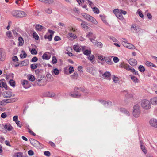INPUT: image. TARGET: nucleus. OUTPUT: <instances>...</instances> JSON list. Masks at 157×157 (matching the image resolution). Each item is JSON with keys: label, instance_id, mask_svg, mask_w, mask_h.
<instances>
[{"label": "nucleus", "instance_id": "nucleus-1", "mask_svg": "<svg viewBox=\"0 0 157 157\" xmlns=\"http://www.w3.org/2000/svg\"><path fill=\"white\" fill-rule=\"evenodd\" d=\"M12 14L16 18L23 17L26 16V13L22 11H13L12 12Z\"/></svg>", "mask_w": 157, "mask_h": 157}, {"label": "nucleus", "instance_id": "nucleus-2", "mask_svg": "<svg viewBox=\"0 0 157 157\" xmlns=\"http://www.w3.org/2000/svg\"><path fill=\"white\" fill-rule=\"evenodd\" d=\"M141 107L144 109L148 110L151 108V103L150 101L144 99L141 101Z\"/></svg>", "mask_w": 157, "mask_h": 157}, {"label": "nucleus", "instance_id": "nucleus-3", "mask_svg": "<svg viewBox=\"0 0 157 157\" xmlns=\"http://www.w3.org/2000/svg\"><path fill=\"white\" fill-rule=\"evenodd\" d=\"M140 106L138 105H136L133 107V114L135 118H137L140 114Z\"/></svg>", "mask_w": 157, "mask_h": 157}, {"label": "nucleus", "instance_id": "nucleus-4", "mask_svg": "<svg viewBox=\"0 0 157 157\" xmlns=\"http://www.w3.org/2000/svg\"><path fill=\"white\" fill-rule=\"evenodd\" d=\"M38 82L37 84L40 86H43L46 84V77L43 75H40V77L37 78L36 80Z\"/></svg>", "mask_w": 157, "mask_h": 157}, {"label": "nucleus", "instance_id": "nucleus-5", "mask_svg": "<svg viewBox=\"0 0 157 157\" xmlns=\"http://www.w3.org/2000/svg\"><path fill=\"white\" fill-rule=\"evenodd\" d=\"M83 16L84 18L89 21H91L95 24H97V22L96 19L92 17L86 13H84Z\"/></svg>", "mask_w": 157, "mask_h": 157}, {"label": "nucleus", "instance_id": "nucleus-6", "mask_svg": "<svg viewBox=\"0 0 157 157\" xmlns=\"http://www.w3.org/2000/svg\"><path fill=\"white\" fill-rule=\"evenodd\" d=\"M111 74L108 71H106L103 74H100V76L104 79H106L109 80H110V76Z\"/></svg>", "mask_w": 157, "mask_h": 157}, {"label": "nucleus", "instance_id": "nucleus-7", "mask_svg": "<svg viewBox=\"0 0 157 157\" xmlns=\"http://www.w3.org/2000/svg\"><path fill=\"white\" fill-rule=\"evenodd\" d=\"M118 9H115L113 10V12L117 17L121 20H122L123 19V17L121 13L120 12H118Z\"/></svg>", "mask_w": 157, "mask_h": 157}, {"label": "nucleus", "instance_id": "nucleus-8", "mask_svg": "<svg viewBox=\"0 0 157 157\" xmlns=\"http://www.w3.org/2000/svg\"><path fill=\"white\" fill-rule=\"evenodd\" d=\"M122 44L125 47L131 49H134L135 48V47L133 44L124 41L122 43Z\"/></svg>", "mask_w": 157, "mask_h": 157}, {"label": "nucleus", "instance_id": "nucleus-9", "mask_svg": "<svg viewBox=\"0 0 157 157\" xmlns=\"http://www.w3.org/2000/svg\"><path fill=\"white\" fill-rule=\"evenodd\" d=\"M150 125L153 127L157 128V120L155 119H151L149 121Z\"/></svg>", "mask_w": 157, "mask_h": 157}, {"label": "nucleus", "instance_id": "nucleus-10", "mask_svg": "<svg viewBox=\"0 0 157 157\" xmlns=\"http://www.w3.org/2000/svg\"><path fill=\"white\" fill-rule=\"evenodd\" d=\"M131 30L132 31H135L136 33L138 32L140 30V28L139 26L136 24H132L131 25Z\"/></svg>", "mask_w": 157, "mask_h": 157}, {"label": "nucleus", "instance_id": "nucleus-11", "mask_svg": "<svg viewBox=\"0 0 157 157\" xmlns=\"http://www.w3.org/2000/svg\"><path fill=\"white\" fill-rule=\"evenodd\" d=\"M2 95L4 98H10L12 96V93L10 91H4L3 92Z\"/></svg>", "mask_w": 157, "mask_h": 157}, {"label": "nucleus", "instance_id": "nucleus-12", "mask_svg": "<svg viewBox=\"0 0 157 157\" xmlns=\"http://www.w3.org/2000/svg\"><path fill=\"white\" fill-rule=\"evenodd\" d=\"M5 58V54L2 49H0V61H3Z\"/></svg>", "mask_w": 157, "mask_h": 157}, {"label": "nucleus", "instance_id": "nucleus-13", "mask_svg": "<svg viewBox=\"0 0 157 157\" xmlns=\"http://www.w3.org/2000/svg\"><path fill=\"white\" fill-rule=\"evenodd\" d=\"M150 102L153 105H157V96L151 98L150 99Z\"/></svg>", "mask_w": 157, "mask_h": 157}, {"label": "nucleus", "instance_id": "nucleus-14", "mask_svg": "<svg viewBox=\"0 0 157 157\" xmlns=\"http://www.w3.org/2000/svg\"><path fill=\"white\" fill-rule=\"evenodd\" d=\"M129 63L131 65L133 66H136L137 63V61L133 58L130 59L129 60Z\"/></svg>", "mask_w": 157, "mask_h": 157}, {"label": "nucleus", "instance_id": "nucleus-15", "mask_svg": "<svg viewBox=\"0 0 157 157\" xmlns=\"http://www.w3.org/2000/svg\"><path fill=\"white\" fill-rule=\"evenodd\" d=\"M42 58L44 59L48 60L50 58V55L48 52H46L43 54Z\"/></svg>", "mask_w": 157, "mask_h": 157}, {"label": "nucleus", "instance_id": "nucleus-16", "mask_svg": "<svg viewBox=\"0 0 157 157\" xmlns=\"http://www.w3.org/2000/svg\"><path fill=\"white\" fill-rule=\"evenodd\" d=\"M30 141L31 144L34 146H36L37 144H40L38 141L33 139H30Z\"/></svg>", "mask_w": 157, "mask_h": 157}, {"label": "nucleus", "instance_id": "nucleus-17", "mask_svg": "<svg viewBox=\"0 0 157 157\" xmlns=\"http://www.w3.org/2000/svg\"><path fill=\"white\" fill-rule=\"evenodd\" d=\"M3 128H4L6 129H7L9 131H11L13 128V127L9 124H6L4 126H3L2 128L3 129Z\"/></svg>", "mask_w": 157, "mask_h": 157}, {"label": "nucleus", "instance_id": "nucleus-18", "mask_svg": "<svg viewBox=\"0 0 157 157\" xmlns=\"http://www.w3.org/2000/svg\"><path fill=\"white\" fill-rule=\"evenodd\" d=\"M35 28L38 31H41L42 29L44 30L45 29L44 27L39 24L37 25L35 27Z\"/></svg>", "mask_w": 157, "mask_h": 157}, {"label": "nucleus", "instance_id": "nucleus-19", "mask_svg": "<svg viewBox=\"0 0 157 157\" xmlns=\"http://www.w3.org/2000/svg\"><path fill=\"white\" fill-rule=\"evenodd\" d=\"M28 82H29L27 80H24L22 82L21 84L24 88H27L29 87Z\"/></svg>", "mask_w": 157, "mask_h": 157}, {"label": "nucleus", "instance_id": "nucleus-20", "mask_svg": "<svg viewBox=\"0 0 157 157\" xmlns=\"http://www.w3.org/2000/svg\"><path fill=\"white\" fill-rule=\"evenodd\" d=\"M145 63L146 65L148 67H151V66H152L155 68L156 67V66L155 65L150 61H146Z\"/></svg>", "mask_w": 157, "mask_h": 157}, {"label": "nucleus", "instance_id": "nucleus-21", "mask_svg": "<svg viewBox=\"0 0 157 157\" xmlns=\"http://www.w3.org/2000/svg\"><path fill=\"white\" fill-rule=\"evenodd\" d=\"M0 87L4 88L6 90H7V86L6 83L0 81Z\"/></svg>", "mask_w": 157, "mask_h": 157}, {"label": "nucleus", "instance_id": "nucleus-22", "mask_svg": "<svg viewBox=\"0 0 157 157\" xmlns=\"http://www.w3.org/2000/svg\"><path fill=\"white\" fill-rule=\"evenodd\" d=\"M140 147L142 150L144 154H146L147 152L145 147L143 145L142 142L141 141H140Z\"/></svg>", "mask_w": 157, "mask_h": 157}, {"label": "nucleus", "instance_id": "nucleus-23", "mask_svg": "<svg viewBox=\"0 0 157 157\" xmlns=\"http://www.w3.org/2000/svg\"><path fill=\"white\" fill-rule=\"evenodd\" d=\"M17 100V99L15 98L11 99H6V103H11L16 101Z\"/></svg>", "mask_w": 157, "mask_h": 157}, {"label": "nucleus", "instance_id": "nucleus-24", "mask_svg": "<svg viewBox=\"0 0 157 157\" xmlns=\"http://www.w3.org/2000/svg\"><path fill=\"white\" fill-rule=\"evenodd\" d=\"M105 60L108 64L111 65L113 63L111 61V59L110 57H108L105 58Z\"/></svg>", "mask_w": 157, "mask_h": 157}, {"label": "nucleus", "instance_id": "nucleus-25", "mask_svg": "<svg viewBox=\"0 0 157 157\" xmlns=\"http://www.w3.org/2000/svg\"><path fill=\"white\" fill-rule=\"evenodd\" d=\"M73 49L74 50L78 52H80L81 50V48H80L79 46L78 45H75L73 47Z\"/></svg>", "mask_w": 157, "mask_h": 157}, {"label": "nucleus", "instance_id": "nucleus-26", "mask_svg": "<svg viewBox=\"0 0 157 157\" xmlns=\"http://www.w3.org/2000/svg\"><path fill=\"white\" fill-rule=\"evenodd\" d=\"M29 63V61L26 59L22 61L20 63L21 65V66H26Z\"/></svg>", "mask_w": 157, "mask_h": 157}, {"label": "nucleus", "instance_id": "nucleus-27", "mask_svg": "<svg viewBox=\"0 0 157 157\" xmlns=\"http://www.w3.org/2000/svg\"><path fill=\"white\" fill-rule=\"evenodd\" d=\"M19 45L20 46L23 45L24 41L22 37H20L18 38Z\"/></svg>", "mask_w": 157, "mask_h": 157}, {"label": "nucleus", "instance_id": "nucleus-28", "mask_svg": "<svg viewBox=\"0 0 157 157\" xmlns=\"http://www.w3.org/2000/svg\"><path fill=\"white\" fill-rule=\"evenodd\" d=\"M121 111L123 112L127 115L129 116V111L124 108H122L121 109Z\"/></svg>", "mask_w": 157, "mask_h": 157}, {"label": "nucleus", "instance_id": "nucleus-29", "mask_svg": "<svg viewBox=\"0 0 157 157\" xmlns=\"http://www.w3.org/2000/svg\"><path fill=\"white\" fill-rule=\"evenodd\" d=\"M59 71L57 68L54 69L52 71V75L54 74L55 75H57L59 74Z\"/></svg>", "mask_w": 157, "mask_h": 157}, {"label": "nucleus", "instance_id": "nucleus-30", "mask_svg": "<svg viewBox=\"0 0 157 157\" xmlns=\"http://www.w3.org/2000/svg\"><path fill=\"white\" fill-rule=\"evenodd\" d=\"M83 53L84 55L86 56L90 55L91 53V50H90L86 49L83 52Z\"/></svg>", "mask_w": 157, "mask_h": 157}, {"label": "nucleus", "instance_id": "nucleus-31", "mask_svg": "<svg viewBox=\"0 0 157 157\" xmlns=\"http://www.w3.org/2000/svg\"><path fill=\"white\" fill-rule=\"evenodd\" d=\"M131 79L135 83H138V79L135 76H132L131 77Z\"/></svg>", "mask_w": 157, "mask_h": 157}, {"label": "nucleus", "instance_id": "nucleus-32", "mask_svg": "<svg viewBox=\"0 0 157 157\" xmlns=\"http://www.w3.org/2000/svg\"><path fill=\"white\" fill-rule=\"evenodd\" d=\"M128 65L125 64L124 62H122L120 65L119 66L121 68H124L126 69Z\"/></svg>", "mask_w": 157, "mask_h": 157}, {"label": "nucleus", "instance_id": "nucleus-33", "mask_svg": "<svg viewBox=\"0 0 157 157\" xmlns=\"http://www.w3.org/2000/svg\"><path fill=\"white\" fill-rule=\"evenodd\" d=\"M94 44L97 47H99L100 48H101L102 47V43L101 42H98L96 40L95 41Z\"/></svg>", "mask_w": 157, "mask_h": 157}, {"label": "nucleus", "instance_id": "nucleus-34", "mask_svg": "<svg viewBox=\"0 0 157 157\" xmlns=\"http://www.w3.org/2000/svg\"><path fill=\"white\" fill-rule=\"evenodd\" d=\"M138 69L141 72H144L145 70L144 67L141 65H140L139 66Z\"/></svg>", "mask_w": 157, "mask_h": 157}, {"label": "nucleus", "instance_id": "nucleus-35", "mask_svg": "<svg viewBox=\"0 0 157 157\" xmlns=\"http://www.w3.org/2000/svg\"><path fill=\"white\" fill-rule=\"evenodd\" d=\"M22 52L23 53L22 55V54L20 55V56L21 58H25L27 56V54L24 50H22Z\"/></svg>", "mask_w": 157, "mask_h": 157}, {"label": "nucleus", "instance_id": "nucleus-36", "mask_svg": "<svg viewBox=\"0 0 157 157\" xmlns=\"http://www.w3.org/2000/svg\"><path fill=\"white\" fill-rule=\"evenodd\" d=\"M52 34H50L49 35L47 36L45 35L44 36V38L45 39H48L49 41H50L52 40Z\"/></svg>", "mask_w": 157, "mask_h": 157}, {"label": "nucleus", "instance_id": "nucleus-37", "mask_svg": "<svg viewBox=\"0 0 157 157\" xmlns=\"http://www.w3.org/2000/svg\"><path fill=\"white\" fill-rule=\"evenodd\" d=\"M28 79L31 81H33L35 80V78L33 75H30L28 76Z\"/></svg>", "mask_w": 157, "mask_h": 157}, {"label": "nucleus", "instance_id": "nucleus-38", "mask_svg": "<svg viewBox=\"0 0 157 157\" xmlns=\"http://www.w3.org/2000/svg\"><path fill=\"white\" fill-rule=\"evenodd\" d=\"M41 2L48 4H51L53 3V0H41Z\"/></svg>", "mask_w": 157, "mask_h": 157}, {"label": "nucleus", "instance_id": "nucleus-39", "mask_svg": "<svg viewBox=\"0 0 157 157\" xmlns=\"http://www.w3.org/2000/svg\"><path fill=\"white\" fill-rule=\"evenodd\" d=\"M9 83L10 85L14 87L15 86V82L13 80H10L9 81Z\"/></svg>", "mask_w": 157, "mask_h": 157}, {"label": "nucleus", "instance_id": "nucleus-40", "mask_svg": "<svg viewBox=\"0 0 157 157\" xmlns=\"http://www.w3.org/2000/svg\"><path fill=\"white\" fill-rule=\"evenodd\" d=\"M126 69L132 72H134V71H135V69L133 68L130 67L129 65H128V67H127V68Z\"/></svg>", "mask_w": 157, "mask_h": 157}, {"label": "nucleus", "instance_id": "nucleus-41", "mask_svg": "<svg viewBox=\"0 0 157 157\" xmlns=\"http://www.w3.org/2000/svg\"><path fill=\"white\" fill-rule=\"evenodd\" d=\"M38 66L37 64H32L31 65L30 67L31 69L34 70L36 69Z\"/></svg>", "mask_w": 157, "mask_h": 157}, {"label": "nucleus", "instance_id": "nucleus-42", "mask_svg": "<svg viewBox=\"0 0 157 157\" xmlns=\"http://www.w3.org/2000/svg\"><path fill=\"white\" fill-rule=\"evenodd\" d=\"M92 9L93 10V11L95 13L98 14L99 13V10L98 8L96 7H94Z\"/></svg>", "mask_w": 157, "mask_h": 157}, {"label": "nucleus", "instance_id": "nucleus-43", "mask_svg": "<svg viewBox=\"0 0 157 157\" xmlns=\"http://www.w3.org/2000/svg\"><path fill=\"white\" fill-rule=\"evenodd\" d=\"M45 11L46 13L50 14L52 12V10L51 8H46L45 10Z\"/></svg>", "mask_w": 157, "mask_h": 157}, {"label": "nucleus", "instance_id": "nucleus-44", "mask_svg": "<svg viewBox=\"0 0 157 157\" xmlns=\"http://www.w3.org/2000/svg\"><path fill=\"white\" fill-rule=\"evenodd\" d=\"M113 80L115 83H117L118 82L119 78L118 77L115 76H114Z\"/></svg>", "mask_w": 157, "mask_h": 157}, {"label": "nucleus", "instance_id": "nucleus-45", "mask_svg": "<svg viewBox=\"0 0 157 157\" xmlns=\"http://www.w3.org/2000/svg\"><path fill=\"white\" fill-rule=\"evenodd\" d=\"M33 36L35 39L36 40H38L39 39V37L38 35L36 32H34L33 34Z\"/></svg>", "mask_w": 157, "mask_h": 157}, {"label": "nucleus", "instance_id": "nucleus-46", "mask_svg": "<svg viewBox=\"0 0 157 157\" xmlns=\"http://www.w3.org/2000/svg\"><path fill=\"white\" fill-rule=\"evenodd\" d=\"M81 26L82 27L86 29H89L90 30V28L89 27L87 26L86 24L83 23H82L81 24Z\"/></svg>", "mask_w": 157, "mask_h": 157}, {"label": "nucleus", "instance_id": "nucleus-47", "mask_svg": "<svg viewBox=\"0 0 157 157\" xmlns=\"http://www.w3.org/2000/svg\"><path fill=\"white\" fill-rule=\"evenodd\" d=\"M78 75L77 72H74V74L71 75V77L73 79H76L77 78Z\"/></svg>", "mask_w": 157, "mask_h": 157}, {"label": "nucleus", "instance_id": "nucleus-48", "mask_svg": "<svg viewBox=\"0 0 157 157\" xmlns=\"http://www.w3.org/2000/svg\"><path fill=\"white\" fill-rule=\"evenodd\" d=\"M94 56L93 55L89 56L87 57L88 59L90 60V61H92V60L94 59Z\"/></svg>", "mask_w": 157, "mask_h": 157}, {"label": "nucleus", "instance_id": "nucleus-49", "mask_svg": "<svg viewBox=\"0 0 157 157\" xmlns=\"http://www.w3.org/2000/svg\"><path fill=\"white\" fill-rule=\"evenodd\" d=\"M52 62L53 64L56 63L57 62V59L55 56H53Z\"/></svg>", "mask_w": 157, "mask_h": 157}, {"label": "nucleus", "instance_id": "nucleus-50", "mask_svg": "<svg viewBox=\"0 0 157 157\" xmlns=\"http://www.w3.org/2000/svg\"><path fill=\"white\" fill-rule=\"evenodd\" d=\"M30 52L32 54L36 55L37 53V51L34 48L32 49Z\"/></svg>", "mask_w": 157, "mask_h": 157}, {"label": "nucleus", "instance_id": "nucleus-51", "mask_svg": "<svg viewBox=\"0 0 157 157\" xmlns=\"http://www.w3.org/2000/svg\"><path fill=\"white\" fill-rule=\"evenodd\" d=\"M55 94L54 93H52L51 94V93L49 92H48L47 93V96L49 97H53L55 96Z\"/></svg>", "mask_w": 157, "mask_h": 157}, {"label": "nucleus", "instance_id": "nucleus-52", "mask_svg": "<svg viewBox=\"0 0 157 157\" xmlns=\"http://www.w3.org/2000/svg\"><path fill=\"white\" fill-rule=\"evenodd\" d=\"M71 96L75 97V98H78L81 95L80 94H71Z\"/></svg>", "mask_w": 157, "mask_h": 157}, {"label": "nucleus", "instance_id": "nucleus-53", "mask_svg": "<svg viewBox=\"0 0 157 157\" xmlns=\"http://www.w3.org/2000/svg\"><path fill=\"white\" fill-rule=\"evenodd\" d=\"M38 58L36 57L35 56L32 58L31 60V61L33 62H36Z\"/></svg>", "mask_w": 157, "mask_h": 157}, {"label": "nucleus", "instance_id": "nucleus-54", "mask_svg": "<svg viewBox=\"0 0 157 157\" xmlns=\"http://www.w3.org/2000/svg\"><path fill=\"white\" fill-rule=\"evenodd\" d=\"M74 71L73 67L72 66H70L69 68V71L70 73H71L73 72Z\"/></svg>", "mask_w": 157, "mask_h": 157}, {"label": "nucleus", "instance_id": "nucleus-55", "mask_svg": "<svg viewBox=\"0 0 157 157\" xmlns=\"http://www.w3.org/2000/svg\"><path fill=\"white\" fill-rule=\"evenodd\" d=\"M44 155L48 157H49L50 156V153L48 151H45L44 152Z\"/></svg>", "mask_w": 157, "mask_h": 157}, {"label": "nucleus", "instance_id": "nucleus-56", "mask_svg": "<svg viewBox=\"0 0 157 157\" xmlns=\"http://www.w3.org/2000/svg\"><path fill=\"white\" fill-rule=\"evenodd\" d=\"M100 17H101L102 20L104 23H106V21L105 19V17L102 15H100Z\"/></svg>", "mask_w": 157, "mask_h": 157}, {"label": "nucleus", "instance_id": "nucleus-57", "mask_svg": "<svg viewBox=\"0 0 157 157\" xmlns=\"http://www.w3.org/2000/svg\"><path fill=\"white\" fill-rule=\"evenodd\" d=\"M113 60L115 63H117L119 61V59L118 57H114L113 59Z\"/></svg>", "mask_w": 157, "mask_h": 157}, {"label": "nucleus", "instance_id": "nucleus-58", "mask_svg": "<svg viewBox=\"0 0 157 157\" xmlns=\"http://www.w3.org/2000/svg\"><path fill=\"white\" fill-rule=\"evenodd\" d=\"M14 62L17 61L18 59L17 57L16 56H14L12 58Z\"/></svg>", "mask_w": 157, "mask_h": 157}, {"label": "nucleus", "instance_id": "nucleus-59", "mask_svg": "<svg viewBox=\"0 0 157 157\" xmlns=\"http://www.w3.org/2000/svg\"><path fill=\"white\" fill-rule=\"evenodd\" d=\"M6 35L8 37H11V32L10 31H8L6 32Z\"/></svg>", "mask_w": 157, "mask_h": 157}, {"label": "nucleus", "instance_id": "nucleus-60", "mask_svg": "<svg viewBox=\"0 0 157 157\" xmlns=\"http://www.w3.org/2000/svg\"><path fill=\"white\" fill-rule=\"evenodd\" d=\"M23 154L22 152H18L16 154V157H22Z\"/></svg>", "mask_w": 157, "mask_h": 157}, {"label": "nucleus", "instance_id": "nucleus-61", "mask_svg": "<svg viewBox=\"0 0 157 157\" xmlns=\"http://www.w3.org/2000/svg\"><path fill=\"white\" fill-rule=\"evenodd\" d=\"M54 40L56 41H58L59 40H61V38L60 37L58 36H56L54 38Z\"/></svg>", "mask_w": 157, "mask_h": 157}, {"label": "nucleus", "instance_id": "nucleus-62", "mask_svg": "<svg viewBox=\"0 0 157 157\" xmlns=\"http://www.w3.org/2000/svg\"><path fill=\"white\" fill-rule=\"evenodd\" d=\"M7 115L4 112L2 113L1 115V117L3 118H5L6 117Z\"/></svg>", "mask_w": 157, "mask_h": 157}, {"label": "nucleus", "instance_id": "nucleus-63", "mask_svg": "<svg viewBox=\"0 0 157 157\" xmlns=\"http://www.w3.org/2000/svg\"><path fill=\"white\" fill-rule=\"evenodd\" d=\"M28 154L29 155L31 156L33 155L34 152L32 150H30L28 152Z\"/></svg>", "mask_w": 157, "mask_h": 157}, {"label": "nucleus", "instance_id": "nucleus-64", "mask_svg": "<svg viewBox=\"0 0 157 157\" xmlns=\"http://www.w3.org/2000/svg\"><path fill=\"white\" fill-rule=\"evenodd\" d=\"M98 59L101 60L102 61H104L105 58H103V56H98Z\"/></svg>", "mask_w": 157, "mask_h": 157}]
</instances>
